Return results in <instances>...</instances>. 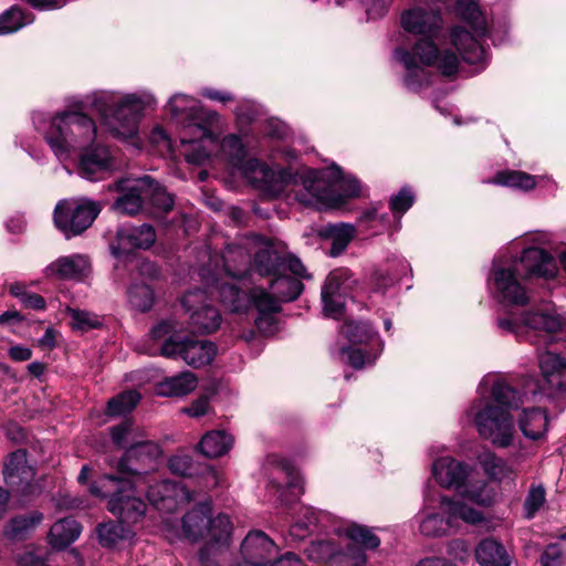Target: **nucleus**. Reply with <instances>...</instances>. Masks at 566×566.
<instances>
[{
  "instance_id": "obj_12",
  "label": "nucleus",
  "mask_w": 566,
  "mask_h": 566,
  "mask_svg": "<svg viewBox=\"0 0 566 566\" xmlns=\"http://www.w3.org/2000/svg\"><path fill=\"white\" fill-rule=\"evenodd\" d=\"M457 11L472 28L474 34L461 27L451 30V44L457 49L462 60L469 64H483L486 53L480 43V38L488 32V22L479 4L471 0H459Z\"/></svg>"
},
{
  "instance_id": "obj_24",
  "label": "nucleus",
  "mask_w": 566,
  "mask_h": 566,
  "mask_svg": "<svg viewBox=\"0 0 566 566\" xmlns=\"http://www.w3.org/2000/svg\"><path fill=\"white\" fill-rule=\"evenodd\" d=\"M526 277L553 279L557 274L555 259L542 248L531 247L523 251L520 260L512 261Z\"/></svg>"
},
{
  "instance_id": "obj_22",
  "label": "nucleus",
  "mask_w": 566,
  "mask_h": 566,
  "mask_svg": "<svg viewBox=\"0 0 566 566\" xmlns=\"http://www.w3.org/2000/svg\"><path fill=\"white\" fill-rule=\"evenodd\" d=\"M149 502L159 511L172 512L179 504L192 500L191 492L185 485L170 480L156 481L146 490Z\"/></svg>"
},
{
  "instance_id": "obj_53",
  "label": "nucleus",
  "mask_w": 566,
  "mask_h": 566,
  "mask_svg": "<svg viewBox=\"0 0 566 566\" xmlns=\"http://www.w3.org/2000/svg\"><path fill=\"white\" fill-rule=\"evenodd\" d=\"M67 314L71 317L72 328L82 333L99 328L103 325V319L98 315L87 311L69 307Z\"/></svg>"
},
{
  "instance_id": "obj_8",
  "label": "nucleus",
  "mask_w": 566,
  "mask_h": 566,
  "mask_svg": "<svg viewBox=\"0 0 566 566\" xmlns=\"http://www.w3.org/2000/svg\"><path fill=\"white\" fill-rule=\"evenodd\" d=\"M167 108L176 120L184 123L180 133L182 150L189 149L199 137L209 145H217L213 127L219 123L218 113L205 109L199 101L180 93L170 97Z\"/></svg>"
},
{
  "instance_id": "obj_33",
  "label": "nucleus",
  "mask_w": 566,
  "mask_h": 566,
  "mask_svg": "<svg viewBox=\"0 0 566 566\" xmlns=\"http://www.w3.org/2000/svg\"><path fill=\"white\" fill-rule=\"evenodd\" d=\"M33 475L34 471L28 464L27 452L24 450H17L9 455L3 468V476L8 485L20 486L22 484H29Z\"/></svg>"
},
{
  "instance_id": "obj_6",
  "label": "nucleus",
  "mask_w": 566,
  "mask_h": 566,
  "mask_svg": "<svg viewBox=\"0 0 566 566\" xmlns=\"http://www.w3.org/2000/svg\"><path fill=\"white\" fill-rule=\"evenodd\" d=\"M44 138L55 157L64 163L77 151L84 150L94 144L96 125L84 113L61 112L50 120Z\"/></svg>"
},
{
  "instance_id": "obj_28",
  "label": "nucleus",
  "mask_w": 566,
  "mask_h": 566,
  "mask_svg": "<svg viewBox=\"0 0 566 566\" xmlns=\"http://www.w3.org/2000/svg\"><path fill=\"white\" fill-rule=\"evenodd\" d=\"M253 242L260 244V248L254 254V266L256 272L261 275L274 276L281 273V269L284 265V245L274 243L270 240L260 241L259 238H255Z\"/></svg>"
},
{
  "instance_id": "obj_62",
  "label": "nucleus",
  "mask_w": 566,
  "mask_h": 566,
  "mask_svg": "<svg viewBox=\"0 0 566 566\" xmlns=\"http://www.w3.org/2000/svg\"><path fill=\"white\" fill-rule=\"evenodd\" d=\"M191 459L188 455H175L169 460V469L179 475L190 474Z\"/></svg>"
},
{
  "instance_id": "obj_16",
  "label": "nucleus",
  "mask_w": 566,
  "mask_h": 566,
  "mask_svg": "<svg viewBox=\"0 0 566 566\" xmlns=\"http://www.w3.org/2000/svg\"><path fill=\"white\" fill-rule=\"evenodd\" d=\"M112 442L120 448L126 449L125 454L117 462L118 472H138L139 467H129L134 457L145 453L146 458L160 457V447L150 440H147L146 432L130 420L123 421L109 429Z\"/></svg>"
},
{
  "instance_id": "obj_26",
  "label": "nucleus",
  "mask_w": 566,
  "mask_h": 566,
  "mask_svg": "<svg viewBox=\"0 0 566 566\" xmlns=\"http://www.w3.org/2000/svg\"><path fill=\"white\" fill-rule=\"evenodd\" d=\"M78 174L81 177L95 181L103 179L112 168V156L107 147L97 144L81 150Z\"/></svg>"
},
{
  "instance_id": "obj_61",
  "label": "nucleus",
  "mask_w": 566,
  "mask_h": 566,
  "mask_svg": "<svg viewBox=\"0 0 566 566\" xmlns=\"http://www.w3.org/2000/svg\"><path fill=\"white\" fill-rule=\"evenodd\" d=\"M209 399L206 396H201L196 399L189 407L185 408L182 411L192 418H199L209 412Z\"/></svg>"
},
{
  "instance_id": "obj_30",
  "label": "nucleus",
  "mask_w": 566,
  "mask_h": 566,
  "mask_svg": "<svg viewBox=\"0 0 566 566\" xmlns=\"http://www.w3.org/2000/svg\"><path fill=\"white\" fill-rule=\"evenodd\" d=\"M208 293L217 295L222 305L233 313H244L250 308L249 293L241 291L235 283L214 280L207 284Z\"/></svg>"
},
{
  "instance_id": "obj_1",
  "label": "nucleus",
  "mask_w": 566,
  "mask_h": 566,
  "mask_svg": "<svg viewBox=\"0 0 566 566\" xmlns=\"http://www.w3.org/2000/svg\"><path fill=\"white\" fill-rule=\"evenodd\" d=\"M402 28L415 34L423 35L412 48V52L405 49L395 51V59L406 69V85L416 90L423 74L421 65L434 66L443 75L450 76L458 72L460 57L449 49H439L434 42L442 28V19L438 9L433 7H416L405 11L401 15Z\"/></svg>"
},
{
  "instance_id": "obj_51",
  "label": "nucleus",
  "mask_w": 566,
  "mask_h": 566,
  "mask_svg": "<svg viewBox=\"0 0 566 566\" xmlns=\"http://www.w3.org/2000/svg\"><path fill=\"white\" fill-rule=\"evenodd\" d=\"M33 22V18L25 15L18 7H12L0 15V35L20 30Z\"/></svg>"
},
{
  "instance_id": "obj_35",
  "label": "nucleus",
  "mask_w": 566,
  "mask_h": 566,
  "mask_svg": "<svg viewBox=\"0 0 566 566\" xmlns=\"http://www.w3.org/2000/svg\"><path fill=\"white\" fill-rule=\"evenodd\" d=\"M132 189L145 191L146 200L158 213H166L172 209L174 200L171 196L148 176L136 179Z\"/></svg>"
},
{
  "instance_id": "obj_43",
  "label": "nucleus",
  "mask_w": 566,
  "mask_h": 566,
  "mask_svg": "<svg viewBox=\"0 0 566 566\" xmlns=\"http://www.w3.org/2000/svg\"><path fill=\"white\" fill-rule=\"evenodd\" d=\"M99 543L105 547H115L117 544L124 541H129L133 536V532L124 526L119 521L118 523H103L96 528Z\"/></svg>"
},
{
  "instance_id": "obj_7",
  "label": "nucleus",
  "mask_w": 566,
  "mask_h": 566,
  "mask_svg": "<svg viewBox=\"0 0 566 566\" xmlns=\"http://www.w3.org/2000/svg\"><path fill=\"white\" fill-rule=\"evenodd\" d=\"M423 509L419 513V532L427 537L446 536L458 527L459 521L476 524L483 520L481 511L465 504L463 500L441 496L436 510L428 490L423 494Z\"/></svg>"
},
{
  "instance_id": "obj_25",
  "label": "nucleus",
  "mask_w": 566,
  "mask_h": 566,
  "mask_svg": "<svg viewBox=\"0 0 566 566\" xmlns=\"http://www.w3.org/2000/svg\"><path fill=\"white\" fill-rule=\"evenodd\" d=\"M117 245H112V252L118 256L132 249H148L156 241V233L151 226L142 224L138 227L125 224L117 230Z\"/></svg>"
},
{
  "instance_id": "obj_44",
  "label": "nucleus",
  "mask_w": 566,
  "mask_h": 566,
  "mask_svg": "<svg viewBox=\"0 0 566 566\" xmlns=\"http://www.w3.org/2000/svg\"><path fill=\"white\" fill-rule=\"evenodd\" d=\"M271 290L281 302H290L298 297L302 293L303 284L296 277L279 273L271 283Z\"/></svg>"
},
{
  "instance_id": "obj_42",
  "label": "nucleus",
  "mask_w": 566,
  "mask_h": 566,
  "mask_svg": "<svg viewBox=\"0 0 566 566\" xmlns=\"http://www.w3.org/2000/svg\"><path fill=\"white\" fill-rule=\"evenodd\" d=\"M326 517L325 513L316 512L310 506H302L297 520L291 526L290 533L293 537L302 539L312 533Z\"/></svg>"
},
{
  "instance_id": "obj_14",
  "label": "nucleus",
  "mask_w": 566,
  "mask_h": 566,
  "mask_svg": "<svg viewBox=\"0 0 566 566\" xmlns=\"http://www.w3.org/2000/svg\"><path fill=\"white\" fill-rule=\"evenodd\" d=\"M238 170L256 190L270 198L284 195L296 200L297 190L304 191L301 184L303 170L298 174L289 169L274 170L258 159H248Z\"/></svg>"
},
{
  "instance_id": "obj_13",
  "label": "nucleus",
  "mask_w": 566,
  "mask_h": 566,
  "mask_svg": "<svg viewBox=\"0 0 566 566\" xmlns=\"http://www.w3.org/2000/svg\"><path fill=\"white\" fill-rule=\"evenodd\" d=\"M432 475L441 486L457 490L463 499L482 506L492 503L493 494L486 482L474 481L469 467L450 457L433 462Z\"/></svg>"
},
{
  "instance_id": "obj_19",
  "label": "nucleus",
  "mask_w": 566,
  "mask_h": 566,
  "mask_svg": "<svg viewBox=\"0 0 566 566\" xmlns=\"http://www.w3.org/2000/svg\"><path fill=\"white\" fill-rule=\"evenodd\" d=\"M99 211V207L93 201L62 200L54 209V224L66 238H71L85 231Z\"/></svg>"
},
{
  "instance_id": "obj_11",
  "label": "nucleus",
  "mask_w": 566,
  "mask_h": 566,
  "mask_svg": "<svg viewBox=\"0 0 566 566\" xmlns=\"http://www.w3.org/2000/svg\"><path fill=\"white\" fill-rule=\"evenodd\" d=\"M178 324L174 319H166L154 326L149 333L151 339L161 342L160 354L165 357H180L189 366L201 367L212 361L217 348L209 340L192 338L181 339L176 333Z\"/></svg>"
},
{
  "instance_id": "obj_50",
  "label": "nucleus",
  "mask_w": 566,
  "mask_h": 566,
  "mask_svg": "<svg viewBox=\"0 0 566 566\" xmlns=\"http://www.w3.org/2000/svg\"><path fill=\"white\" fill-rule=\"evenodd\" d=\"M139 400L140 395L136 390L124 391L109 399L107 403V412L111 416L128 413L136 407Z\"/></svg>"
},
{
  "instance_id": "obj_32",
  "label": "nucleus",
  "mask_w": 566,
  "mask_h": 566,
  "mask_svg": "<svg viewBox=\"0 0 566 566\" xmlns=\"http://www.w3.org/2000/svg\"><path fill=\"white\" fill-rule=\"evenodd\" d=\"M475 560L480 566H511L512 557L503 546L492 537L482 539L474 549Z\"/></svg>"
},
{
  "instance_id": "obj_3",
  "label": "nucleus",
  "mask_w": 566,
  "mask_h": 566,
  "mask_svg": "<svg viewBox=\"0 0 566 566\" xmlns=\"http://www.w3.org/2000/svg\"><path fill=\"white\" fill-rule=\"evenodd\" d=\"M373 528L355 522H344L332 533L305 548L307 558L321 566H369L367 552L380 546Z\"/></svg>"
},
{
  "instance_id": "obj_39",
  "label": "nucleus",
  "mask_w": 566,
  "mask_h": 566,
  "mask_svg": "<svg viewBox=\"0 0 566 566\" xmlns=\"http://www.w3.org/2000/svg\"><path fill=\"white\" fill-rule=\"evenodd\" d=\"M478 462L484 473L492 481L502 482L512 480L515 476V470L506 460L497 457L490 450H484L478 455Z\"/></svg>"
},
{
  "instance_id": "obj_9",
  "label": "nucleus",
  "mask_w": 566,
  "mask_h": 566,
  "mask_svg": "<svg viewBox=\"0 0 566 566\" xmlns=\"http://www.w3.org/2000/svg\"><path fill=\"white\" fill-rule=\"evenodd\" d=\"M145 486V483L106 474L91 485L90 492L94 496L109 497V512L118 516L123 524H134L146 512L145 502L135 495L134 489L144 490Z\"/></svg>"
},
{
  "instance_id": "obj_29",
  "label": "nucleus",
  "mask_w": 566,
  "mask_h": 566,
  "mask_svg": "<svg viewBox=\"0 0 566 566\" xmlns=\"http://www.w3.org/2000/svg\"><path fill=\"white\" fill-rule=\"evenodd\" d=\"M265 470L269 484L277 491L286 486L287 489L296 490L297 494L303 492V479L287 461L270 457Z\"/></svg>"
},
{
  "instance_id": "obj_56",
  "label": "nucleus",
  "mask_w": 566,
  "mask_h": 566,
  "mask_svg": "<svg viewBox=\"0 0 566 566\" xmlns=\"http://www.w3.org/2000/svg\"><path fill=\"white\" fill-rule=\"evenodd\" d=\"M158 458L159 457H153L147 459L145 453H139L137 457H134L130 462H127V465L129 467H139V471L122 473L132 475L130 480L134 481V483L147 484L148 482L146 481V478L143 475V472L146 471L147 469H150Z\"/></svg>"
},
{
  "instance_id": "obj_64",
  "label": "nucleus",
  "mask_w": 566,
  "mask_h": 566,
  "mask_svg": "<svg viewBox=\"0 0 566 566\" xmlns=\"http://www.w3.org/2000/svg\"><path fill=\"white\" fill-rule=\"evenodd\" d=\"M271 566H305L301 558L294 553H286L280 558H274Z\"/></svg>"
},
{
  "instance_id": "obj_36",
  "label": "nucleus",
  "mask_w": 566,
  "mask_h": 566,
  "mask_svg": "<svg viewBox=\"0 0 566 566\" xmlns=\"http://www.w3.org/2000/svg\"><path fill=\"white\" fill-rule=\"evenodd\" d=\"M210 513V503L200 504L188 512L182 518L185 535L192 541L207 538Z\"/></svg>"
},
{
  "instance_id": "obj_2",
  "label": "nucleus",
  "mask_w": 566,
  "mask_h": 566,
  "mask_svg": "<svg viewBox=\"0 0 566 566\" xmlns=\"http://www.w3.org/2000/svg\"><path fill=\"white\" fill-rule=\"evenodd\" d=\"M481 398L474 400L465 412L479 436L496 448H507L514 436L511 409H517L522 397L497 376H486L479 386Z\"/></svg>"
},
{
  "instance_id": "obj_48",
  "label": "nucleus",
  "mask_w": 566,
  "mask_h": 566,
  "mask_svg": "<svg viewBox=\"0 0 566 566\" xmlns=\"http://www.w3.org/2000/svg\"><path fill=\"white\" fill-rule=\"evenodd\" d=\"M492 182L522 190H531L536 186V179L534 176L524 171L516 170H505L497 172L493 177Z\"/></svg>"
},
{
  "instance_id": "obj_59",
  "label": "nucleus",
  "mask_w": 566,
  "mask_h": 566,
  "mask_svg": "<svg viewBox=\"0 0 566 566\" xmlns=\"http://www.w3.org/2000/svg\"><path fill=\"white\" fill-rule=\"evenodd\" d=\"M287 270L291 271L296 276L310 279V275L306 274L305 268L302 264V262L300 261V259L286 253V251H285L284 252V265L281 269V274H284L285 271H287Z\"/></svg>"
},
{
  "instance_id": "obj_47",
  "label": "nucleus",
  "mask_w": 566,
  "mask_h": 566,
  "mask_svg": "<svg viewBox=\"0 0 566 566\" xmlns=\"http://www.w3.org/2000/svg\"><path fill=\"white\" fill-rule=\"evenodd\" d=\"M43 520L40 512H32L12 518L7 527V535L12 539H22Z\"/></svg>"
},
{
  "instance_id": "obj_20",
  "label": "nucleus",
  "mask_w": 566,
  "mask_h": 566,
  "mask_svg": "<svg viewBox=\"0 0 566 566\" xmlns=\"http://www.w3.org/2000/svg\"><path fill=\"white\" fill-rule=\"evenodd\" d=\"M207 291L195 290L181 298L182 307L190 314V324L198 332L210 334L221 325V315L211 305L206 304Z\"/></svg>"
},
{
  "instance_id": "obj_17",
  "label": "nucleus",
  "mask_w": 566,
  "mask_h": 566,
  "mask_svg": "<svg viewBox=\"0 0 566 566\" xmlns=\"http://www.w3.org/2000/svg\"><path fill=\"white\" fill-rule=\"evenodd\" d=\"M223 130V124L219 116L218 126L213 127V135L217 145H209L199 137L196 143L188 149L182 150L186 160L193 165L205 164L213 154L221 156L229 161L234 168L239 169L247 160V149L239 136L231 134L222 140L219 139Z\"/></svg>"
},
{
  "instance_id": "obj_27",
  "label": "nucleus",
  "mask_w": 566,
  "mask_h": 566,
  "mask_svg": "<svg viewBox=\"0 0 566 566\" xmlns=\"http://www.w3.org/2000/svg\"><path fill=\"white\" fill-rule=\"evenodd\" d=\"M90 272L91 262L82 254L61 256L50 263L44 270L46 277L62 280H82L86 277Z\"/></svg>"
},
{
  "instance_id": "obj_34",
  "label": "nucleus",
  "mask_w": 566,
  "mask_h": 566,
  "mask_svg": "<svg viewBox=\"0 0 566 566\" xmlns=\"http://www.w3.org/2000/svg\"><path fill=\"white\" fill-rule=\"evenodd\" d=\"M136 179H123L114 185L117 191H125L114 203L113 210L117 213L134 216L142 209L146 201L145 191L133 190Z\"/></svg>"
},
{
  "instance_id": "obj_58",
  "label": "nucleus",
  "mask_w": 566,
  "mask_h": 566,
  "mask_svg": "<svg viewBox=\"0 0 566 566\" xmlns=\"http://www.w3.org/2000/svg\"><path fill=\"white\" fill-rule=\"evenodd\" d=\"M325 316L339 318L343 315L345 298L343 294L329 296V300L322 298Z\"/></svg>"
},
{
  "instance_id": "obj_55",
  "label": "nucleus",
  "mask_w": 566,
  "mask_h": 566,
  "mask_svg": "<svg viewBox=\"0 0 566 566\" xmlns=\"http://www.w3.org/2000/svg\"><path fill=\"white\" fill-rule=\"evenodd\" d=\"M415 202V195L410 188L403 187L400 191L392 196L389 201V207L395 217L399 219L409 210Z\"/></svg>"
},
{
  "instance_id": "obj_23",
  "label": "nucleus",
  "mask_w": 566,
  "mask_h": 566,
  "mask_svg": "<svg viewBox=\"0 0 566 566\" xmlns=\"http://www.w3.org/2000/svg\"><path fill=\"white\" fill-rule=\"evenodd\" d=\"M232 534V522L226 514L209 518L207 538L210 544L199 552L201 566H216V556L221 546H228Z\"/></svg>"
},
{
  "instance_id": "obj_60",
  "label": "nucleus",
  "mask_w": 566,
  "mask_h": 566,
  "mask_svg": "<svg viewBox=\"0 0 566 566\" xmlns=\"http://www.w3.org/2000/svg\"><path fill=\"white\" fill-rule=\"evenodd\" d=\"M275 313H260L255 318L258 329L264 335H272L276 331Z\"/></svg>"
},
{
  "instance_id": "obj_18",
  "label": "nucleus",
  "mask_w": 566,
  "mask_h": 566,
  "mask_svg": "<svg viewBox=\"0 0 566 566\" xmlns=\"http://www.w3.org/2000/svg\"><path fill=\"white\" fill-rule=\"evenodd\" d=\"M524 279L526 276L513 262L494 263L489 285L499 302L505 305L524 306L530 301L523 283Z\"/></svg>"
},
{
  "instance_id": "obj_40",
  "label": "nucleus",
  "mask_w": 566,
  "mask_h": 566,
  "mask_svg": "<svg viewBox=\"0 0 566 566\" xmlns=\"http://www.w3.org/2000/svg\"><path fill=\"white\" fill-rule=\"evenodd\" d=\"M233 446V438L226 431L207 432L198 443V450L207 458H219L228 453Z\"/></svg>"
},
{
  "instance_id": "obj_41",
  "label": "nucleus",
  "mask_w": 566,
  "mask_h": 566,
  "mask_svg": "<svg viewBox=\"0 0 566 566\" xmlns=\"http://www.w3.org/2000/svg\"><path fill=\"white\" fill-rule=\"evenodd\" d=\"M82 526L73 518H63L54 523L49 533V543L53 548L63 549L81 535Z\"/></svg>"
},
{
  "instance_id": "obj_54",
  "label": "nucleus",
  "mask_w": 566,
  "mask_h": 566,
  "mask_svg": "<svg viewBox=\"0 0 566 566\" xmlns=\"http://www.w3.org/2000/svg\"><path fill=\"white\" fill-rule=\"evenodd\" d=\"M348 280V271L345 269H336L332 271L325 280L322 287V298L329 300V296L337 294L344 295L345 283Z\"/></svg>"
},
{
  "instance_id": "obj_52",
  "label": "nucleus",
  "mask_w": 566,
  "mask_h": 566,
  "mask_svg": "<svg viewBox=\"0 0 566 566\" xmlns=\"http://www.w3.org/2000/svg\"><path fill=\"white\" fill-rule=\"evenodd\" d=\"M128 302L138 312H148L154 305V292L146 284H134L128 290Z\"/></svg>"
},
{
  "instance_id": "obj_57",
  "label": "nucleus",
  "mask_w": 566,
  "mask_h": 566,
  "mask_svg": "<svg viewBox=\"0 0 566 566\" xmlns=\"http://www.w3.org/2000/svg\"><path fill=\"white\" fill-rule=\"evenodd\" d=\"M545 503V490L542 486H534L530 490L528 495L525 500V511L528 518L533 517L534 514Z\"/></svg>"
},
{
  "instance_id": "obj_15",
  "label": "nucleus",
  "mask_w": 566,
  "mask_h": 566,
  "mask_svg": "<svg viewBox=\"0 0 566 566\" xmlns=\"http://www.w3.org/2000/svg\"><path fill=\"white\" fill-rule=\"evenodd\" d=\"M342 334L350 343L348 347L342 349V359L354 368L374 364L382 352V342L367 323H346L342 328Z\"/></svg>"
},
{
  "instance_id": "obj_38",
  "label": "nucleus",
  "mask_w": 566,
  "mask_h": 566,
  "mask_svg": "<svg viewBox=\"0 0 566 566\" xmlns=\"http://www.w3.org/2000/svg\"><path fill=\"white\" fill-rule=\"evenodd\" d=\"M522 433L531 440L544 438L548 430V416L541 408L525 409L518 419Z\"/></svg>"
},
{
  "instance_id": "obj_5",
  "label": "nucleus",
  "mask_w": 566,
  "mask_h": 566,
  "mask_svg": "<svg viewBox=\"0 0 566 566\" xmlns=\"http://www.w3.org/2000/svg\"><path fill=\"white\" fill-rule=\"evenodd\" d=\"M155 104L156 98L146 91L124 95L98 92L92 97V106L109 132L118 138H130L136 135L144 111Z\"/></svg>"
},
{
  "instance_id": "obj_45",
  "label": "nucleus",
  "mask_w": 566,
  "mask_h": 566,
  "mask_svg": "<svg viewBox=\"0 0 566 566\" xmlns=\"http://www.w3.org/2000/svg\"><path fill=\"white\" fill-rule=\"evenodd\" d=\"M250 262V255L241 247H228L223 254L224 270L232 277L243 276Z\"/></svg>"
},
{
  "instance_id": "obj_4",
  "label": "nucleus",
  "mask_w": 566,
  "mask_h": 566,
  "mask_svg": "<svg viewBox=\"0 0 566 566\" xmlns=\"http://www.w3.org/2000/svg\"><path fill=\"white\" fill-rule=\"evenodd\" d=\"M301 184L304 191L297 190L296 201L316 209L338 207L360 192L359 181L344 176L335 165L325 169H303Z\"/></svg>"
},
{
  "instance_id": "obj_46",
  "label": "nucleus",
  "mask_w": 566,
  "mask_h": 566,
  "mask_svg": "<svg viewBox=\"0 0 566 566\" xmlns=\"http://www.w3.org/2000/svg\"><path fill=\"white\" fill-rule=\"evenodd\" d=\"M326 235L332 241L331 255L337 256L344 252L348 243L355 238L356 229L347 223L334 224L326 229Z\"/></svg>"
},
{
  "instance_id": "obj_37",
  "label": "nucleus",
  "mask_w": 566,
  "mask_h": 566,
  "mask_svg": "<svg viewBox=\"0 0 566 566\" xmlns=\"http://www.w3.org/2000/svg\"><path fill=\"white\" fill-rule=\"evenodd\" d=\"M197 386L196 375L191 371H184L158 382L156 392L163 397H184L192 392Z\"/></svg>"
},
{
  "instance_id": "obj_31",
  "label": "nucleus",
  "mask_w": 566,
  "mask_h": 566,
  "mask_svg": "<svg viewBox=\"0 0 566 566\" xmlns=\"http://www.w3.org/2000/svg\"><path fill=\"white\" fill-rule=\"evenodd\" d=\"M538 366L543 378L552 389H566V360L564 358L552 350L538 353Z\"/></svg>"
},
{
  "instance_id": "obj_10",
  "label": "nucleus",
  "mask_w": 566,
  "mask_h": 566,
  "mask_svg": "<svg viewBox=\"0 0 566 566\" xmlns=\"http://www.w3.org/2000/svg\"><path fill=\"white\" fill-rule=\"evenodd\" d=\"M565 325V317L552 306L528 312L518 319L513 317L497 319V326L503 332L514 334L518 340L525 338L538 349L542 344H552L555 340V334Z\"/></svg>"
},
{
  "instance_id": "obj_21",
  "label": "nucleus",
  "mask_w": 566,
  "mask_h": 566,
  "mask_svg": "<svg viewBox=\"0 0 566 566\" xmlns=\"http://www.w3.org/2000/svg\"><path fill=\"white\" fill-rule=\"evenodd\" d=\"M277 555L275 542L262 531H251L240 546L241 560L235 566H271Z\"/></svg>"
},
{
  "instance_id": "obj_49",
  "label": "nucleus",
  "mask_w": 566,
  "mask_h": 566,
  "mask_svg": "<svg viewBox=\"0 0 566 566\" xmlns=\"http://www.w3.org/2000/svg\"><path fill=\"white\" fill-rule=\"evenodd\" d=\"M248 297L250 298V307L254 306L260 313H276L280 311V298L274 293L271 294L262 287H253L250 290Z\"/></svg>"
},
{
  "instance_id": "obj_63",
  "label": "nucleus",
  "mask_w": 566,
  "mask_h": 566,
  "mask_svg": "<svg viewBox=\"0 0 566 566\" xmlns=\"http://www.w3.org/2000/svg\"><path fill=\"white\" fill-rule=\"evenodd\" d=\"M562 551L557 544H551L544 551L541 562L543 566H560Z\"/></svg>"
}]
</instances>
